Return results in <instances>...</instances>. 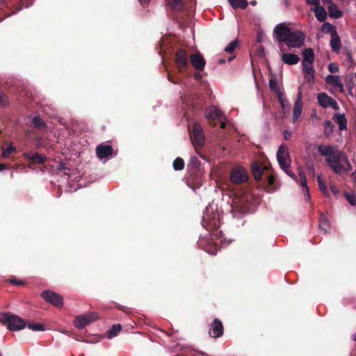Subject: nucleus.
<instances>
[{
	"label": "nucleus",
	"mask_w": 356,
	"mask_h": 356,
	"mask_svg": "<svg viewBox=\"0 0 356 356\" xmlns=\"http://www.w3.org/2000/svg\"><path fill=\"white\" fill-rule=\"evenodd\" d=\"M318 151L322 156L325 157V162L336 175L341 176L352 171L353 166L347 155L339 151L337 146L319 145Z\"/></svg>",
	"instance_id": "nucleus-1"
},
{
	"label": "nucleus",
	"mask_w": 356,
	"mask_h": 356,
	"mask_svg": "<svg viewBox=\"0 0 356 356\" xmlns=\"http://www.w3.org/2000/svg\"><path fill=\"white\" fill-rule=\"evenodd\" d=\"M274 33L278 42H284L289 47H301L305 40V35L302 31H291L290 28L282 24H277L275 27Z\"/></svg>",
	"instance_id": "nucleus-2"
},
{
	"label": "nucleus",
	"mask_w": 356,
	"mask_h": 356,
	"mask_svg": "<svg viewBox=\"0 0 356 356\" xmlns=\"http://www.w3.org/2000/svg\"><path fill=\"white\" fill-rule=\"evenodd\" d=\"M202 225L210 232L211 241H213L215 238H221L222 232L219 229L220 225L219 213H215L213 210L210 211L209 208H206L202 216Z\"/></svg>",
	"instance_id": "nucleus-3"
},
{
	"label": "nucleus",
	"mask_w": 356,
	"mask_h": 356,
	"mask_svg": "<svg viewBox=\"0 0 356 356\" xmlns=\"http://www.w3.org/2000/svg\"><path fill=\"white\" fill-rule=\"evenodd\" d=\"M0 322L10 330H19L26 327V323L22 318L7 313L0 314Z\"/></svg>",
	"instance_id": "nucleus-4"
},
{
	"label": "nucleus",
	"mask_w": 356,
	"mask_h": 356,
	"mask_svg": "<svg viewBox=\"0 0 356 356\" xmlns=\"http://www.w3.org/2000/svg\"><path fill=\"white\" fill-rule=\"evenodd\" d=\"M189 56L183 49H178L175 53V63L179 72H184L189 68Z\"/></svg>",
	"instance_id": "nucleus-5"
},
{
	"label": "nucleus",
	"mask_w": 356,
	"mask_h": 356,
	"mask_svg": "<svg viewBox=\"0 0 356 356\" xmlns=\"http://www.w3.org/2000/svg\"><path fill=\"white\" fill-rule=\"evenodd\" d=\"M229 180L234 184H242L248 181V175L246 170L241 166H235L229 175Z\"/></svg>",
	"instance_id": "nucleus-6"
},
{
	"label": "nucleus",
	"mask_w": 356,
	"mask_h": 356,
	"mask_svg": "<svg viewBox=\"0 0 356 356\" xmlns=\"http://www.w3.org/2000/svg\"><path fill=\"white\" fill-rule=\"evenodd\" d=\"M277 159L282 170H286L289 167L291 159L286 145L284 144L280 145L277 152Z\"/></svg>",
	"instance_id": "nucleus-7"
},
{
	"label": "nucleus",
	"mask_w": 356,
	"mask_h": 356,
	"mask_svg": "<svg viewBox=\"0 0 356 356\" xmlns=\"http://www.w3.org/2000/svg\"><path fill=\"white\" fill-rule=\"evenodd\" d=\"M192 143L195 148L202 147L204 143V136L201 126L194 123L192 133L191 134Z\"/></svg>",
	"instance_id": "nucleus-8"
},
{
	"label": "nucleus",
	"mask_w": 356,
	"mask_h": 356,
	"mask_svg": "<svg viewBox=\"0 0 356 356\" xmlns=\"http://www.w3.org/2000/svg\"><path fill=\"white\" fill-rule=\"evenodd\" d=\"M41 297L47 302L56 307H61L63 305V298L58 293L50 290L44 291L41 293Z\"/></svg>",
	"instance_id": "nucleus-9"
},
{
	"label": "nucleus",
	"mask_w": 356,
	"mask_h": 356,
	"mask_svg": "<svg viewBox=\"0 0 356 356\" xmlns=\"http://www.w3.org/2000/svg\"><path fill=\"white\" fill-rule=\"evenodd\" d=\"M202 174L200 170L191 171L186 177V184L193 190L200 188L202 184Z\"/></svg>",
	"instance_id": "nucleus-10"
},
{
	"label": "nucleus",
	"mask_w": 356,
	"mask_h": 356,
	"mask_svg": "<svg viewBox=\"0 0 356 356\" xmlns=\"http://www.w3.org/2000/svg\"><path fill=\"white\" fill-rule=\"evenodd\" d=\"M97 318L98 315L95 312L77 316L74 320V324L76 327L81 329L90 323L95 321Z\"/></svg>",
	"instance_id": "nucleus-11"
},
{
	"label": "nucleus",
	"mask_w": 356,
	"mask_h": 356,
	"mask_svg": "<svg viewBox=\"0 0 356 356\" xmlns=\"http://www.w3.org/2000/svg\"><path fill=\"white\" fill-rule=\"evenodd\" d=\"M189 59V63H191L197 71L201 72L204 69L206 61L202 54L199 51L190 55Z\"/></svg>",
	"instance_id": "nucleus-12"
},
{
	"label": "nucleus",
	"mask_w": 356,
	"mask_h": 356,
	"mask_svg": "<svg viewBox=\"0 0 356 356\" xmlns=\"http://www.w3.org/2000/svg\"><path fill=\"white\" fill-rule=\"evenodd\" d=\"M224 327L218 318H215L210 325L209 334L211 337L219 338L223 335Z\"/></svg>",
	"instance_id": "nucleus-13"
},
{
	"label": "nucleus",
	"mask_w": 356,
	"mask_h": 356,
	"mask_svg": "<svg viewBox=\"0 0 356 356\" xmlns=\"http://www.w3.org/2000/svg\"><path fill=\"white\" fill-rule=\"evenodd\" d=\"M222 116V113L221 111L214 106L209 108L207 111L206 117L207 120L209 121V123L213 126H215L216 123L213 122V124H212V122H214L215 120L220 121Z\"/></svg>",
	"instance_id": "nucleus-14"
},
{
	"label": "nucleus",
	"mask_w": 356,
	"mask_h": 356,
	"mask_svg": "<svg viewBox=\"0 0 356 356\" xmlns=\"http://www.w3.org/2000/svg\"><path fill=\"white\" fill-rule=\"evenodd\" d=\"M97 156L100 159L106 158L113 154V147L109 145L100 144L96 147Z\"/></svg>",
	"instance_id": "nucleus-15"
},
{
	"label": "nucleus",
	"mask_w": 356,
	"mask_h": 356,
	"mask_svg": "<svg viewBox=\"0 0 356 356\" xmlns=\"http://www.w3.org/2000/svg\"><path fill=\"white\" fill-rule=\"evenodd\" d=\"M303 102L302 100V92L300 91L295 102L293 109V121L296 122L300 118L302 111Z\"/></svg>",
	"instance_id": "nucleus-16"
},
{
	"label": "nucleus",
	"mask_w": 356,
	"mask_h": 356,
	"mask_svg": "<svg viewBox=\"0 0 356 356\" xmlns=\"http://www.w3.org/2000/svg\"><path fill=\"white\" fill-rule=\"evenodd\" d=\"M23 156L31 161L33 164H43L47 161V157L38 153L32 154L31 152H26Z\"/></svg>",
	"instance_id": "nucleus-17"
},
{
	"label": "nucleus",
	"mask_w": 356,
	"mask_h": 356,
	"mask_svg": "<svg viewBox=\"0 0 356 356\" xmlns=\"http://www.w3.org/2000/svg\"><path fill=\"white\" fill-rule=\"evenodd\" d=\"M313 64L314 63H302V72L304 74L305 78L308 81L314 80V79L315 70L314 68Z\"/></svg>",
	"instance_id": "nucleus-18"
},
{
	"label": "nucleus",
	"mask_w": 356,
	"mask_h": 356,
	"mask_svg": "<svg viewBox=\"0 0 356 356\" xmlns=\"http://www.w3.org/2000/svg\"><path fill=\"white\" fill-rule=\"evenodd\" d=\"M282 60L285 64L292 65L297 64L300 60V58L294 54L284 53L282 55Z\"/></svg>",
	"instance_id": "nucleus-19"
},
{
	"label": "nucleus",
	"mask_w": 356,
	"mask_h": 356,
	"mask_svg": "<svg viewBox=\"0 0 356 356\" xmlns=\"http://www.w3.org/2000/svg\"><path fill=\"white\" fill-rule=\"evenodd\" d=\"M319 229L324 234H327L330 229V223L327 216L325 213H321L319 218Z\"/></svg>",
	"instance_id": "nucleus-20"
},
{
	"label": "nucleus",
	"mask_w": 356,
	"mask_h": 356,
	"mask_svg": "<svg viewBox=\"0 0 356 356\" xmlns=\"http://www.w3.org/2000/svg\"><path fill=\"white\" fill-rule=\"evenodd\" d=\"M330 46L333 51L338 53L341 49V40L337 31L331 35Z\"/></svg>",
	"instance_id": "nucleus-21"
},
{
	"label": "nucleus",
	"mask_w": 356,
	"mask_h": 356,
	"mask_svg": "<svg viewBox=\"0 0 356 356\" xmlns=\"http://www.w3.org/2000/svg\"><path fill=\"white\" fill-rule=\"evenodd\" d=\"M311 10L314 13L316 17L319 22H325L327 19L326 10L320 5L315 8H311Z\"/></svg>",
	"instance_id": "nucleus-22"
},
{
	"label": "nucleus",
	"mask_w": 356,
	"mask_h": 356,
	"mask_svg": "<svg viewBox=\"0 0 356 356\" xmlns=\"http://www.w3.org/2000/svg\"><path fill=\"white\" fill-rule=\"evenodd\" d=\"M318 102L323 108H328L333 100L332 97L326 93L322 92L318 95Z\"/></svg>",
	"instance_id": "nucleus-23"
},
{
	"label": "nucleus",
	"mask_w": 356,
	"mask_h": 356,
	"mask_svg": "<svg viewBox=\"0 0 356 356\" xmlns=\"http://www.w3.org/2000/svg\"><path fill=\"white\" fill-rule=\"evenodd\" d=\"M326 83L336 88L343 90V86L340 81L339 76L327 75L325 78Z\"/></svg>",
	"instance_id": "nucleus-24"
},
{
	"label": "nucleus",
	"mask_w": 356,
	"mask_h": 356,
	"mask_svg": "<svg viewBox=\"0 0 356 356\" xmlns=\"http://www.w3.org/2000/svg\"><path fill=\"white\" fill-rule=\"evenodd\" d=\"M333 119L339 124V129L341 131L345 130L347 128V120L345 114L336 113Z\"/></svg>",
	"instance_id": "nucleus-25"
},
{
	"label": "nucleus",
	"mask_w": 356,
	"mask_h": 356,
	"mask_svg": "<svg viewBox=\"0 0 356 356\" xmlns=\"http://www.w3.org/2000/svg\"><path fill=\"white\" fill-rule=\"evenodd\" d=\"M252 173L254 177V179L255 181H259L261 179L262 175H263V170L264 168L261 167V165L254 162L252 165Z\"/></svg>",
	"instance_id": "nucleus-26"
},
{
	"label": "nucleus",
	"mask_w": 356,
	"mask_h": 356,
	"mask_svg": "<svg viewBox=\"0 0 356 356\" xmlns=\"http://www.w3.org/2000/svg\"><path fill=\"white\" fill-rule=\"evenodd\" d=\"M299 177H300V185L302 186V192L304 195L307 197V199H309V187L307 186V178L303 172H299Z\"/></svg>",
	"instance_id": "nucleus-27"
},
{
	"label": "nucleus",
	"mask_w": 356,
	"mask_h": 356,
	"mask_svg": "<svg viewBox=\"0 0 356 356\" xmlns=\"http://www.w3.org/2000/svg\"><path fill=\"white\" fill-rule=\"evenodd\" d=\"M329 15L330 17L334 19H339L342 17V12L339 10L337 5L334 3H331L328 6Z\"/></svg>",
	"instance_id": "nucleus-28"
},
{
	"label": "nucleus",
	"mask_w": 356,
	"mask_h": 356,
	"mask_svg": "<svg viewBox=\"0 0 356 356\" xmlns=\"http://www.w3.org/2000/svg\"><path fill=\"white\" fill-rule=\"evenodd\" d=\"M303 60L305 63H314V51L312 49L308 48L302 51Z\"/></svg>",
	"instance_id": "nucleus-29"
},
{
	"label": "nucleus",
	"mask_w": 356,
	"mask_h": 356,
	"mask_svg": "<svg viewBox=\"0 0 356 356\" xmlns=\"http://www.w3.org/2000/svg\"><path fill=\"white\" fill-rule=\"evenodd\" d=\"M334 125L330 120H326L323 123V134L325 137H329L334 131Z\"/></svg>",
	"instance_id": "nucleus-30"
},
{
	"label": "nucleus",
	"mask_w": 356,
	"mask_h": 356,
	"mask_svg": "<svg viewBox=\"0 0 356 356\" xmlns=\"http://www.w3.org/2000/svg\"><path fill=\"white\" fill-rule=\"evenodd\" d=\"M232 7L234 9H245L248 5L247 0H228Z\"/></svg>",
	"instance_id": "nucleus-31"
},
{
	"label": "nucleus",
	"mask_w": 356,
	"mask_h": 356,
	"mask_svg": "<svg viewBox=\"0 0 356 356\" xmlns=\"http://www.w3.org/2000/svg\"><path fill=\"white\" fill-rule=\"evenodd\" d=\"M121 330L122 326L120 324H116L113 325V327L106 333L107 337L108 339H112L113 337L117 336Z\"/></svg>",
	"instance_id": "nucleus-32"
},
{
	"label": "nucleus",
	"mask_w": 356,
	"mask_h": 356,
	"mask_svg": "<svg viewBox=\"0 0 356 356\" xmlns=\"http://www.w3.org/2000/svg\"><path fill=\"white\" fill-rule=\"evenodd\" d=\"M33 123L35 128L39 129H44L46 128L47 124L40 117L35 116L33 119Z\"/></svg>",
	"instance_id": "nucleus-33"
},
{
	"label": "nucleus",
	"mask_w": 356,
	"mask_h": 356,
	"mask_svg": "<svg viewBox=\"0 0 356 356\" xmlns=\"http://www.w3.org/2000/svg\"><path fill=\"white\" fill-rule=\"evenodd\" d=\"M321 31L325 33H330L332 35L337 31L334 26L328 22H325L321 26Z\"/></svg>",
	"instance_id": "nucleus-34"
},
{
	"label": "nucleus",
	"mask_w": 356,
	"mask_h": 356,
	"mask_svg": "<svg viewBox=\"0 0 356 356\" xmlns=\"http://www.w3.org/2000/svg\"><path fill=\"white\" fill-rule=\"evenodd\" d=\"M172 165L175 170H182L184 168V161L181 158L177 157L174 160Z\"/></svg>",
	"instance_id": "nucleus-35"
},
{
	"label": "nucleus",
	"mask_w": 356,
	"mask_h": 356,
	"mask_svg": "<svg viewBox=\"0 0 356 356\" xmlns=\"http://www.w3.org/2000/svg\"><path fill=\"white\" fill-rule=\"evenodd\" d=\"M168 5L173 10H181L183 6V0H168Z\"/></svg>",
	"instance_id": "nucleus-36"
},
{
	"label": "nucleus",
	"mask_w": 356,
	"mask_h": 356,
	"mask_svg": "<svg viewBox=\"0 0 356 356\" xmlns=\"http://www.w3.org/2000/svg\"><path fill=\"white\" fill-rule=\"evenodd\" d=\"M188 165L192 167L191 171L200 170V161L196 156H193L191 158Z\"/></svg>",
	"instance_id": "nucleus-37"
},
{
	"label": "nucleus",
	"mask_w": 356,
	"mask_h": 356,
	"mask_svg": "<svg viewBox=\"0 0 356 356\" xmlns=\"http://www.w3.org/2000/svg\"><path fill=\"white\" fill-rule=\"evenodd\" d=\"M317 181H318V187H319L320 191L323 194L327 195L328 194V189H327L326 183L324 181H323V179H321V175H318V177H317Z\"/></svg>",
	"instance_id": "nucleus-38"
},
{
	"label": "nucleus",
	"mask_w": 356,
	"mask_h": 356,
	"mask_svg": "<svg viewBox=\"0 0 356 356\" xmlns=\"http://www.w3.org/2000/svg\"><path fill=\"white\" fill-rule=\"evenodd\" d=\"M239 42L237 40H233L225 48V51L229 54H233Z\"/></svg>",
	"instance_id": "nucleus-39"
},
{
	"label": "nucleus",
	"mask_w": 356,
	"mask_h": 356,
	"mask_svg": "<svg viewBox=\"0 0 356 356\" xmlns=\"http://www.w3.org/2000/svg\"><path fill=\"white\" fill-rule=\"evenodd\" d=\"M2 150V156L3 158H6L9 156L10 154L16 152V148L10 144L7 147H3Z\"/></svg>",
	"instance_id": "nucleus-40"
},
{
	"label": "nucleus",
	"mask_w": 356,
	"mask_h": 356,
	"mask_svg": "<svg viewBox=\"0 0 356 356\" xmlns=\"http://www.w3.org/2000/svg\"><path fill=\"white\" fill-rule=\"evenodd\" d=\"M269 88H270V90L272 91H274L277 94H278L279 92H281L276 79H270Z\"/></svg>",
	"instance_id": "nucleus-41"
},
{
	"label": "nucleus",
	"mask_w": 356,
	"mask_h": 356,
	"mask_svg": "<svg viewBox=\"0 0 356 356\" xmlns=\"http://www.w3.org/2000/svg\"><path fill=\"white\" fill-rule=\"evenodd\" d=\"M344 195L350 204L353 206L356 204V196L354 193H345Z\"/></svg>",
	"instance_id": "nucleus-42"
},
{
	"label": "nucleus",
	"mask_w": 356,
	"mask_h": 356,
	"mask_svg": "<svg viewBox=\"0 0 356 356\" xmlns=\"http://www.w3.org/2000/svg\"><path fill=\"white\" fill-rule=\"evenodd\" d=\"M27 326L30 330L33 331H42L44 330V325L40 323H31L29 324Z\"/></svg>",
	"instance_id": "nucleus-43"
},
{
	"label": "nucleus",
	"mask_w": 356,
	"mask_h": 356,
	"mask_svg": "<svg viewBox=\"0 0 356 356\" xmlns=\"http://www.w3.org/2000/svg\"><path fill=\"white\" fill-rule=\"evenodd\" d=\"M58 170L60 172H63L64 174L68 175L66 170L70 171V168L65 163L60 162L58 165Z\"/></svg>",
	"instance_id": "nucleus-44"
},
{
	"label": "nucleus",
	"mask_w": 356,
	"mask_h": 356,
	"mask_svg": "<svg viewBox=\"0 0 356 356\" xmlns=\"http://www.w3.org/2000/svg\"><path fill=\"white\" fill-rule=\"evenodd\" d=\"M8 104V97L6 95L0 91V106H6Z\"/></svg>",
	"instance_id": "nucleus-45"
},
{
	"label": "nucleus",
	"mask_w": 356,
	"mask_h": 356,
	"mask_svg": "<svg viewBox=\"0 0 356 356\" xmlns=\"http://www.w3.org/2000/svg\"><path fill=\"white\" fill-rule=\"evenodd\" d=\"M339 66L335 63H331L328 65V70L331 73H336V72H339Z\"/></svg>",
	"instance_id": "nucleus-46"
},
{
	"label": "nucleus",
	"mask_w": 356,
	"mask_h": 356,
	"mask_svg": "<svg viewBox=\"0 0 356 356\" xmlns=\"http://www.w3.org/2000/svg\"><path fill=\"white\" fill-rule=\"evenodd\" d=\"M9 282L10 283L14 284V285H18V286H20V285H23L24 284V282L21 280H18L15 277H11L10 280H9Z\"/></svg>",
	"instance_id": "nucleus-47"
},
{
	"label": "nucleus",
	"mask_w": 356,
	"mask_h": 356,
	"mask_svg": "<svg viewBox=\"0 0 356 356\" xmlns=\"http://www.w3.org/2000/svg\"><path fill=\"white\" fill-rule=\"evenodd\" d=\"M277 95L278 101L282 108H284V99L282 92H279Z\"/></svg>",
	"instance_id": "nucleus-48"
},
{
	"label": "nucleus",
	"mask_w": 356,
	"mask_h": 356,
	"mask_svg": "<svg viewBox=\"0 0 356 356\" xmlns=\"http://www.w3.org/2000/svg\"><path fill=\"white\" fill-rule=\"evenodd\" d=\"M267 184L268 186H273L275 182V177L273 175H268L267 177Z\"/></svg>",
	"instance_id": "nucleus-49"
},
{
	"label": "nucleus",
	"mask_w": 356,
	"mask_h": 356,
	"mask_svg": "<svg viewBox=\"0 0 356 356\" xmlns=\"http://www.w3.org/2000/svg\"><path fill=\"white\" fill-rule=\"evenodd\" d=\"M329 107L332 108L335 111L339 110V106L337 104V102L333 99V100L331 102V104Z\"/></svg>",
	"instance_id": "nucleus-50"
},
{
	"label": "nucleus",
	"mask_w": 356,
	"mask_h": 356,
	"mask_svg": "<svg viewBox=\"0 0 356 356\" xmlns=\"http://www.w3.org/2000/svg\"><path fill=\"white\" fill-rule=\"evenodd\" d=\"M307 4L314 5L315 7L320 5L319 0H305Z\"/></svg>",
	"instance_id": "nucleus-51"
},
{
	"label": "nucleus",
	"mask_w": 356,
	"mask_h": 356,
	"mask_svg": "<svg viewBox=\"0 0 356 356\" xmlns=\"http://www.w3.org/2000/svg\"><path fill=\"white\" fill-rule=\"evenodd\" d=\"M291 137V133L289 131L285 130L284 131V138L286 140H289Z\"/></svg>",
	"instance_id": "nucleus-52"
},
{
	"label": "nucleus",
	"mask_w": 356,
	"mask_h": 356,
	"mask_svg": "<svg viewBox=\"0 0 356 356\" xmlns=\"http://www.w3.org/2000/svg\"><path fill=\"white\" fill-rule=\"evenodd\" d=\"M330 191L331 192L334 194V195H337L339 193V189L334 186V185H332L331 184L330 186Z\"/></svg>",
	"instance_id": "nucleus-53"
},
{
	"label": "nucleus",
	"mask_w": 356,
	"mask_h": 356,
	"mask_svg": "<svg viewBox=\"0 0 356 356\" xmlns=\"http://www.w3.org/2000/svg\"><path fill=\"white\" fill-rule=\"evenodd\" d=\"M288 175H289L293 179H296V175L291 171L289 170L288 168L286 170H284Z\"/></svg>",
	"instance_id": "nucleus-54"
},
{
	"label": "nucleus",
	"mask_w": 356,
	"mask_h": 356,
	"mask_svg": "<svg viewBox=\"0 0 356 356\" xmlns=\"http://www.w3.org/2000/svg\"><path fill=\"white\" fill-rule=\"evenodd\" d=\"M8 168V166L6 164L4 163H0V171H2L3 170H6Z\"/></svg>",
	"instance_id": "nucleus-55"
},
{
	"label": "nucleus",
	"mask_w": 356,
	"mask_h": 356,
	"mask_svg": "<svg viewBox=\"0 0 356 356\" xmlns=\"http://www.w3.org/2000/svg\"><path fill=\"white\" fill-rule=\"evenodd\" d=\"M168 80H169L170 82H172V83H177V80H175L174 78H172V76H171L170 74H168Z\"/></svg>",
	"instance_id": "nucleus-56"
},
{
	"label": "nucleus",
	"mask_w": 356,
	"mask_h": 356,
	"mask_svg": "<svg viewBox=\"0 0 356 356\" xmlns=\"http://www.w3.org/2000/svg\"><path fill=\"white\" fill-rule=\"evenodd\" d=\"M194 78L196 79V80H200L202 79V76L199 73H195L194 74Z\"/></svg>",
	"instance_id": "nucleus-57"
},
{
	"label": "nucleus",
	"mask_w": 356,
	"mask_h": 356,
	"mask_svg": "<svg viewBox=\"0 0 356 356\" xmlns=\"http://www.w3.org/2000/svg\"><path fill=\"white\" fill-rule=\"evenodd\" d=\"M220 128L221 129H225L226 127V124L225 122H222V121H220Z\"/></svg>",
	"instance_id": "nucleus-58"
},
{
	"label": "nucleus",
	"mask_w": 356,
	"mask_h": 356,
	"mask_svg": "<svg viewBox=\"0 0 356 356\" xmlns=\"http://www.w3.org/2000/svg\"><path fill=\"white\" fill-rule=\"evenodd\" d=\"M309 168L311 172H314V168L312 165L309 166Z\"/></svg>",
	"instance_id": "nucleus-59"
},
{
	"label": "nucleus",
	"mask_w": 356,
	"mask_h": 356,
	"mask_svg": "<svg viewBox=\"0 0 356 356\" xmlns=\"http://www.w3.org/2000/svg\"><path fill=\"white\" fill-rule=\"evenodd\" d=\"M322 1H323V2L324 3H330V4L332 3H331V0H322Z\"/></svg>",
	"instance_id": "nucleus-60"
},
{
	"label": "nucleus",
	"mask_w": 356,
	"mask_h": 356,
	"mask_svg": "<svg viewBox=\"0 0 356 356\" xmlns=\"http://www.w3.org/2000/svg\"><path fill=\"white\" fill-rule=\"evenodd\" d=\"M225 62V60H223V59H220L218 63H219L220 64H222V63H224Z\"/></svg>",
	"instance_id": "nucleus-61"
},
{
	"label": "nucleus",
	"mask_w": 356,
	"mask_h": 356,
	"mask_svg": "<svg viewBox=\"0 0 356 356\" xmlns=\"http://www.w3.org/2000/svg\"><path fill=\"white\" fill-rule=\"evenodd\" d=\"M234 57H235V56H231V57H229V59H228V60H229V61H231V60H232Z\"/></svg>",
	"instance_id": "nucleus-62"
},
{
	"label": "nucleus",
	"mask_w": 356,
	"mask_h": 356,
	"mask_svg": "<svg viewBox=\"0 0 356 356\" xmlns=\"http://www.w3.org/2000/svg\"><path fill=\"white\" fill-rule=\"evenodd\" d=\"M202 241H198V245H199L200 246H202Z\"/></svg>",
	"instance_id": "nucleus-63"
},
{
	"label": "nucleus",
	"mask_w": 356,
	"mask_h": 356,
	"mask_svg": "<svg viewBox=\"0 0 356 356\" xmlns=\"http://www.w3.org/2000/svg\"><path fill=\"white\" fill-rule=\"evenodd\" d=\"M353 339L356 341V334L354 335Z\"/></svg>",
	"instance_id": "nucleus-64"
}]
</instances>
